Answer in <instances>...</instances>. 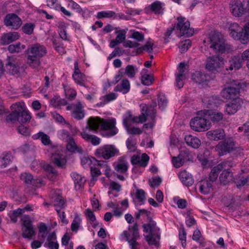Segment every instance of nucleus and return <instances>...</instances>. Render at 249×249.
<instances>
[{"label":"nucleus","mask_w":249,"mask_h":249,"mask_svg":"<svg viewBox=\"0 0 249 249\" xmlns=\"http://www.w3.org/2000/svg\"><path fill=\"white\" fill-rule=\"evenodd\" d=\"M12 112L6 117V121L16 124L18 122L25 124L29 122L31 119L30 112L26 108L23 103L17 102L11 106Z\"/></svg>","instance_id":"obj_1"},{"label":"nucleus","mask_w":249,"mask_h":249,"mask_svg":"<svg viewBox=\"0 0 249 249\" xmlns=\"http://www.w3.org/2000/svg\"><path fill=\"white\" fill-rule=\"evenodd\" d=\"M47 49L42 44L36 43L26 50L27 63L33 69L37 70L41 65L40 59L47 53Z\"/></svg>","instance_id":"obj_2"},{"label":"nucleus","mask_w":249,"mask_h":249,"mask_svg":"<svg viewBox=\"0 0 249 249\" xmlns=\"http://www.w3.org/2000/svg\"><path fill=\"white\" fill-rule=\"evenodd\" d=\"M210 48L216 53H223L228 49V45L222 35L218 32H214L210 36Z\"/></svg>","instance_id":"obj_3"},{"label":"nucleus","mask_w":249,"mask_h":249,"mask_svg":"<svg viewBox=\"0 0 249 249\" xmlns=\"http://www.w3.org/2000/svg\"><path fill=\"white\" fill-rule=\"evenodd\" d=\"M141 114L139 116L133 115L130 111H126L123 115V124L124 127L132 123H142L146 121V114H147V107L144 106L142 108Z\"/></svg>","instance_id":"obj_4"},{"label":"nucleus","mask_w":249,"mask_h":249,"mask_svg":"<svg viewBox=\"0 0 249 249\" xmlns=\"http://www.w3.org/2000/svg\"><path fill=\"white\" fill-rule=\"evenodd\" d=\"M119 155V150L113 144H106L100 146L95 151V155L105 160H108Z\"/></svg>","instance_id":"obj_5"},{"label":"nucleus","mask_w":249,"mask_h":249,"mask_svg":"<svg viewBox=\"0 0 249 249\" xmlns=\"http://www.w3.org/2000/svg\"><path fill=\"white\" fill-rule=\"evenodd\" d=\"M190 126L193 130L202 132L208 130L211 126V123L207 117L198 115V116L191 120Z\"/></svg>","instance_id":"obj_6"},{"label":"nucleus","mask_w":249,"mask_h":249,"mask_svg":"<svg viewBox=\"0 0 249 249\" xmlns=\"http://www.w3.org/2000/svg\"><path fill=\"white\" fill-rule=\"evenodd\" d=\"M235 148V142L232 138H227L220 142L215 146V150L219 156L230 153Z\"/></svg>","instance_id":"obj_7"},{"label":"nucleus","mask_w":249,"mask_h":249,"mask_svg":"<svg viewBox=\"0 0 249 249\" xmlns=\"http://www.w3.org/2000/svg\"><path fill=\"white\" fill-rule=\"evenodd\" d=\"M116 119L114 118L106 120L102 119L100 129L106 131L105 136L111 137L118 133V129L116 127Z\"/></svg>","instance_id":"obj_8"},{"label":"nucleus","mask_w":249,"mask_h":249,"mask_svg":"<svg viewBox=\"0 0 249 249\" xmlns=\"http://www.w3.org/2000/svg\"><path fill=\"white\" fill-rule=\"evenodd\" d=\"M139 236L138 225L137 223H135L132 226H129L128 231H124L121 234L122 239H125L128 242L129 245L132 243L137 244L138 242L137 240Z\"/></svg>","instance_id":"obj_9"},{"label":"nucleus","mask_w":249,"mask_h":249,"mask_svg":"<svg viewBox=\"0 0 249 249\" xmlns=\"http://www.w3.org/2000/svg\"><path fill=\"white\" fill-rule=\"evenodd\" d=\"M177 21L176 28L180 31L182 36L190 37L193 35L194 30L190 27V23L188 20L184 17H179L177 18Z\"/></svg>","instance_id":"obj_10"},{"label":"nucleus","mask_w":249,"mask_h":249,"mask_svg":"<svg viewBox=\"0 0 249 249\" xmlns=\"http://www.w3.org/2000/svg\"><path fill=\"white\" fill-rule=\"evenodd\" d=\"M224 59L218 55L209 56L207 58L206 64V68L213 72L217 71L218 70L223 66Z\"/></svg>","instance_id":"obj_11"},{"label":"nucleus","mask_w":249,"mask_h":249,"mask_svg":"<svg viewBox=\"0 0 249 249\" xmlns=\"http://www.w3.org/2000/svg\"><path fill=\"white\" fill-rule=\"evenodd\" d=\"M53 199V205L60 221L64 224H68L69 221L66 218L65 212L61 211V209L64 208L65 206V202L63 197L58 194L56 196H54Z\"/></svg>","instance_id":"obj_12"},{"label":"nucleus","mask_w":249,"mask_h":249,"mask_svg":"<svg viewBox=\"0 0 249 249\" xmlns=\"http://www.w3.org/2000/svg\"><path fill=\"white\" fill-rule=\"evenodd\" d=\"M239 84L235 85H230L225 88L221 92V96L226 99H240L238 95L240 93Z\"/></svg>","instance_id":"obj_13"},{"label":"nucleus","mask_w":249,"mask_h":249,"mask_svg":"<svg viewBox=\"0 0 249 249\" xmlns=\"http://www.w3.org/2000/svg\"><path fill=\"white\" fill-rule=\"evenodd\" d=\"M66 109L71 110L72 117L77 120H81L85 117L83 107L79 101H77L76 104L68 105L66 107Z\"/></svg>","instance_id":"obj_14"},{"label":"nucleus","mask_w":249,"mask_h":249,"mask_svg":"<svg viewBox=\"0 0 249 249\" xmlns=\"http://www.w3.org/2000/svg\"><path fill=\"white\" fill-rule=\"evenodd\" d=\"M4 23L6 26L10 27L12 29L18 30L22 25V21L16 14L11 13L6 15L4 19Z\"/></svg>","instance_id":"obj_15"},{"label":"nucleus","mask_w":249,"mask_h":249,"mask_svg":"<svg viewBox=\"0 0 249 249\" xmlns=\"http://www.w3.org/2000/svg\"><path fill=\"white\" fill-rule=\"evenodd\" d=\"M21 221L25 228L22 233V237L24 238L31 239L35 235V232L30 217L24 215L22 217Z\"/></svg>","instance_id":"obj_16"},{"label":"nucleus","mask_w":249,"mask_h":249,"mask_svg":"<svg viewBox=\"0 0 249 249\" xmlns=\"http://www.w3.org/2000/svg\"><path fill=\"white\" fill-rule=\"evenodd\" d=\"M191 158L192 156L189 150H182L178 156L173 157L172 163L176 168H179L185 161L189 160Z\"/></svg>","instance_id":"obj_17"},{"label":"nucleus","mask_w":249,"mask_h":249,"mask_svg":"<svg viewBox=\"0 0 249 249\" xmlns=\"http://www.w3.org/2000/svg\"><path fill=\"white\" fill-rule=\"evenodd\" d=\"M198 115L207 117L213 122H218L221 121L223 118V114L221 112L214 111L209 109H204L198 112Z\"/></svg>","instance_id":"obj_18"},{"label":"nucleus","mask_w":249,"mask_h":249,"mask_svg":"<svg viewBox=\"0 0 249 249\" xmlns=\"http://www.w3.org/2000/svg\"><path fill=\"white\" fill-rule=\"evenodd\" d=\"M230 9L232 14L238 17L241 16L245 11L243 4L240 0H231L230 3Z\"/></svg>","instance_id":"obj_19"},{"label":"nucleus","mask_w":249,"mask_h":249,"mask_svg":"<svg viewBox=\"0 0 249 249\" xmlns=\"http://www.w3.org/2000/svg\"><path fill=\"white\" fill-rule=\"evenodd\" d=\"M230 35L235 40H239L241 42V38L243 35V27L235 22L231 24L229 27Z\"/></svg>","instance_id":"obj_20"},{"label":"nucleus","mask_w":249,"mask_h":249,"mask_svg":"<svg viewBox=\"0 0 249 249\" xmlns=\"http://www.w3.org/2000/svg\"><path fill=\"white\" fill-rule=\"evenodd\" d=\"M20 37L18 33L16 32H9L3 34L0 38V44L2 45H7L10 43L18 40Z\"/></svg>","instance_id":"obj_21"},{"label":"nucleus","mask_w":249,"mask_h":249,"mask_svg":"<svg viewBox=\"0 0 249 249\" xmlns=\"http://www.w3.org/2000/svg\"><path fill=\"white\" fill-rule=\"evenodd\" d=\"M82 138L86 142H90L94 146L98 145L101 142V139L98 137L94 135L89 134L87 131V129H84L80 133Z\"/></svg>","instance_id":"obj_22"},{"label":"nucleus","mask_w":249,"mask_h":249,"mask_svg":"<svg viewBox=\"0 0 249 249\" xmlns=\"http://www.w3.org/2000/svg\"><path fill=\"white\" fill-rule=\"evenodd\" d=\"M241 103V99H235L227 103L225 106V112L228 115H232L237 112Z\"/></svg>","instance_id":"obj_23"},{"label":"nucleus","mask_w":249,"mask_h":249,"mask_svg":"<svg viewBox=\"0 0 249 249\" xmlns=\"http://www.w3.org/2000/svg\"><path fill=\"white\" fill-rule=\"evenodd\" d=\"M44 246L50 249H59V245L55 232H51L49 233L47 240L44 242Z\"/></svg>","instance_id":"obj_24"},{"label":"nucleus","mask_w":249,"mask_h":249,"mask_svg":"<svg viewBox=\"0 0 249 249\" xmlns=\"http://www.w3.org/2000/svg\"><path fill=\"white\" fill-rule=\"evenodd\" d=\"M102 118L98 117H90L89 119L87 125L85 129H87V131L91 130L97 132L101 126Z\"/></svg>","instance_id":"obj_25"},{"label":"nucleus","mask_w":249,"mask_h":249,"mask_svg":"<svg viewBox=\"0 0 249 249\" xmlns=\"http://www.w3.org/2000/svg\"><path fill=\"white\" fill-rule=\"evenodd\" d=\"M149 157L146 154H142L140 157L138 155H133L131 159V162L133 165H138L141 167H145L147 166Z\"/></svg>","instance_id":"obj_26"},{"label":"nucleus","mask_w":249,"mask_h":249,"mask_svg":"<svg viewBox=\"0 0 249 249\" xmlns=\"http://www.w3.org/2000/svg\"><path fill=\"white\" fill-rule=\"evenodd\" d=\"M13 160V156L10 151H4L0 155V168L7 167Z\"/></svg>","instance_id":"obj_27"},{"label":"nucleus","mask_w":249,"mask_h":249,"mask_svg":"<svg viewBox=\"0 0 249 249\" xmlns=\"http://www.w3.org/2000/svg\"><path fill=\"white\" fill-rule=\"evenodd\" d=\"M206 134L209 139L214 141L223 140L225 137V131L222 128L209 131Z\"/></svg>","instance_id":"obj_28"},{"label":"nucleus","mask_w":249,"mask_h":249,"mask_svg":"<svg viewBox=\"0 0 249 249\" xmlns=\"http://www.w3.org/2000/svg\"><path fill=\"white\" fill-rule=\"evenodd\" d=\"M213 183L206 178L201 180L197 184L199 191L204 195L209 194L212 189Z\"/></svg>","instance_id":"obj_29"},{"label":"nucleus","mask_w":249,"mask_h":249,"mask_svg":"<svg viewBox=\"0 0 249 249\" xmlns=\"http://www.w3.org/2000/svg\"><path fill=\"white\" fill-rule=\"evenodd\" d=\"M6 71L11 74H17L19 71V67L16 60L13 57H9L6 65Z\"/></svg>","instance_id":"obj_30"},{"label":"nucleus","mask_w":249,"mask_h":249,"mask_svg":"<svg viewBox=\"0 0 249 249\" xmlns=\"http://www.w3.org/2000/svg\"><path fill=\"white\" fill-rule=\"evenodd\" d=\"M178 177L183 184L186 186H191L194 182L192 175L185 170L180 172L178 174Z\"/></svg>","instance_id":"obj_31"},{"label":"nucleus","mask_w":249,"mask_h":249,"mask_svg":"<svg viewBox=\"0 0 249 249\" xmlns=\"http://www.w3.org/2000/svg\"><path fill=\"white\" fill-rule=\"evenodd\" d=\"M145 238L149 245H158L160 239V232L158 229V231L148 235L144 236Z\"/></svg>","instance_id":"obj_32"},{"label":"nucleus","mask_w":249,"mask_h":249,"mask_svg":"<svg viewBox=\"0 0 249 249\" xmlns=\"http://www.w3.org/2000/svg\"><path fill=\"white\" fill-rule=\"evenodd\" d=\"M51 159L58 167H64L67 162L65 157L58 153H53L51 157Z\"/></svg>","instance_id":"obj_33"},{"label":"nucleus","mask_w":249,"mask_h":249,"mask_svg":"<svg viewBox=\"0 0 249 249\" xmlns=\"http://www.w3.org/2000/svg\"><path fill=\"white\" fill-rule=\"evenodd\" d=\"M71 175L74 182L75 188L76 190H79L84 187L86 181L84 177L76 172L71 173Z\"/></svg>","instance_id":"obj_34"},{"label":"nucleus","mask_w":249,"mask_h":249,"mask_svg":"<svg viewBox=\"0 0 249 249\" xmlns=\"http://www.w3.org/2000/svg\"><path fill=\"white\" fill-rule=\"evenodd\" d=\"M130 89V82L127 79H124L120 84H118L114 89L115 91H119L123 94L128 93Z\"/></svg>","instance_id":"obj_35"},{"label":"nucleus","mask_w":249,"mask_h":249,"mask_svg":"<svg viewBox=\"0 0 249 249\" xmlns=\"http://www.w3.org/2000/svg\"><path fill=\"white\" fill-rule=\"evenodd\" d=\"M184 140L188 145L194 148H198L201 144L200 140L198 138L190 134L186 135Z\"/></svg>","instance_id":"obj_36"},{"label":"nucleus","mask_w":249,"mask_h":249,"mask_svg":"<svg viewBox=\"0 0 249 249\" xmlns=\"http://www.w3.org/2000/svg\"><path fill=\"white\" fill-rule=\"evenodd\" d=\"M156 110L154 108H147V114H146V120L147 118L150 119L151 122L149 123L144 124L143 127L144 128L148 129L149 128H152L155 124V117L156 115Z\"/></svg>","instance_id":"obj_37"},{"label":"nucleus","mask_w":249,"mask_h":249,"mask_svg":"<svg viewBox=\"0 0 249 249\" xmlns=\"http://www.w3.org/2000/svg\"><path fill=\"white\" fill-rule=\"evenodd\" d=\"M225 163L224 162L218 164L214 166L210 173L209 179L212 183H213L217 179L219 172L223 169Z\"/></svg>","instance_id":"obj_38"},{"label":"nucleus","mask_w":249,"mask_h":249,"mask_svg":"<svg viewBox=\"0 0 249 249\" xmlns=\"http://www.w3.org/2000/svg\"><path fill=\"white\" fill-rule=\"evenodd\" d=\"M164 4L156 0L148 6V8L155 14H160L163 13Z\"/></svg>","instance_id":"obj_39"},{"label":"nucleus","mask_w":249,"mask_h":249,"mask_svg":"<svg viewBox=\"0 0 249 249\" xmlns=\"http://www.w3.org/2000/svg\"><path fill=\"white\" fill-rule=\"evenodd\" d=\"M32 137L34 140L40 139L44 145H49L51 143L50 137L42 131H39L37 133L34 134Z\"/></svg>","instance_id":"obj_40"},{"label":"nucleus","mask_w":249,"mask_h":249,"mask_svg":"<svg viewBox=\"0 0 249 249\" xmlns=\"http://www.w3.org/2000/svg\"><path fill=\"white\" fill-rule=\"evenodd\" d=\"M48 228L46 224L40 223L38 226V238L42 241H45V239L47 240V236L49 235Z\"/></svg>","instance_id":"obj_41"},{"label":"nucleus","mask_w":249,"mask_h":249,"mask_svg":"<svg viewBox=\"0 0 249 249\" xmlns=\"http://www.w3.org/2000/svg\"><path fill=\"white\" fill-rule=\"evenodd\" d=\"M242 61L243 60L239 55L234 56L230 60V66L229 68H227V70L239 69L242 66Z\"/></svg>","instance_id":"obj_42"},{"label":"nucleus","mask_w":249,"mask_h":249,"mask_svg":"<svg viewBox=\"0 0 249 249\" xmlns=\"http://www.w3.org/2000/svg\"><path fill=\"white\" fill-rule=\"evenodd\" d=\"M128 167L127 162L123 158H120L118 162L114 165V168L116 171L120 173L125 172Z\"/></svg>","instance_id":"obj_43"},{"label":"nucleus","mask_w":249,"mask_h":249,"mask_svg":"<svg viewBox=\"0 0 249 249\" xmlns=\"http://www.w3.org/2000/svg\"><path fill=\"white\" fill-rule=\"evenodd\" d=\"M67 142L66 148L69 151L71 152H77L79 153L82 152V148L77 145L72 137L69 139Z\"/></svg>","instance_id":"obj_44"},{"label":"nucleus","mask_w":249,"mask_h":249,"mask_svg":"<svg viewBox=\"0 0 249 249\" xmlns=\"http://www.w3.org/2000/svg\"><path fill=\"white\" fill-rule=\"evenodd\" d=\"M63 87L66 97L71 101L73 100L77 95L76 91L68 85L63 84Z\"/></svg>","instance_id":"obj_45"},{"label":"nucleus","mask_w":249,"mask_h":249,"mask_svg":"<svg viewBox=\"0 0 249 249\" xmlns=\"http://www.w3.org/2000/svg\"><path fill=\"white\" fill-rule=\"evenodd\" d=\"M232 178V173L230 169L224 170L220 174L219 180L221 183L226 184Z\"/></svg>","instance_id":"obj_46"},{"label":"nucleus","mask_w":249,"mask_h":249,"mask_svg":"<svg viewBox=\"0 0 249 249\" xmlns=\"http://www.w3.org/2000/svg\"><path fill=\"white\" fill-rule=\"evenodd\" d=\"M154 49V42L152 39L149 38L145 44L142 47H139L137 49L138 53H141L143 51H146L149 53H152Z\"/></svg>","instance_id":"obj_47"},{"label":"nucleus","mask_w":249,"mask_h":249,"mask_svg":"<svg viewBox=\"0 0 249 249\" xmlns=\"http://www.w3.org/2000/svg\"><path fill=\"white\" fill-rule=\"evenodd\" d=\"M86 217L90 221L93 228H95L98 223L96 221V217L93 212L89 209H87L85 211Z\"/></svg>","instance_id":"obj_48"},{"label":"nucleus","mask_w":249,"mask_h":249,"mask_svg":"<svg viewBox=\"0 0 249 249\" xmlns=\"http://www.w3.org/2000/svg\"><path fill=\"white\" fill-rule=\"evenodd\" d=\"M111 18H115L116 13L110 10L98 12L96 15V18L98 19Z\"/></svg>","instance_id":"obj_49"},{"label":"nucleus","mask_w":249,"mask_h":249,"mask_svg":"<svg viewBox=\"0 0 249 249\" xmlns=\"http://www.w3.org/2000/svg\"><path fill=\"white\" fill-rule=\"evenodd\" d=\"M36 27V24L34 23H26L22 27L21 30L22 32L27 35H32Z\"/></svg>","instance_id":"obj_50"},{"label":"nucleus","mask_w":249,"mask_h":249,"mask_svg":"<svg viewBox=\"0 0 249 249\" xmlns=\"http://www.w3.org/2000/svg\"><path fill=\"white\" fill-rule=\"evenodd\" d=\"M203 102L207 107H210L213 105L216 106L219 103V99L216 96H212L204 98Z\"/></svg>","instance_id":"obj_51"},{"label":"nucleus","mask_w":249,"mask_h":249,"mask_svg":"<svg viewBox=\"0 0 249 249\" xmlns=\"http://www.w3.org/2000/svg\"><path fill=\"white\" fill-rule=\"evenodd\" d=\"M94 162H96V160L95 158L90 157H83L81 159V164L84 168H90L91 166L93 165Z\"/></svg>","instance_id":"obj_52"},{"label":"nucleus","mask_w":249,"mask_h":249,"mask_svg":"<svg viewBox=\"0 0 249 249\" xmlns=\"http://www.w3.org/2000/svg\"><path fill=\"white\" fill-rule=\"evenodd\" d=\"M192 79L196 83H201L206 80V76L199 71H196L192 75Z\"/></svg>","instance_id":"obj_53"},{"label":"nucleus","mask_w":249,"mask_h":249,"mask_svg":"<svg viewBox=\"0 0 249 249\" xmlns=\"http://www.w3.org/2000/svg\"><path fill=\"white\" fill-rule=\"evenodd\" d=\"M249 42V22H247L243 26V35L241 38L242 44H247Z\"/></svg>","instance_id":"obj_54"},{"label":"nucleus","mask_w":249,"mask_h":249,"mask_svg":"<svg viewBox=\"0 0 249 249\" xmlns=\"http://www.w3.org/2000/svg\"><path fill=\"white\" fill-rule=\"evenodd\" d=\"M135 196L138 201L141 204H143L146 199V193L142 189H137L136 190Z\"/></svg>","instance_id":"obj_55"},{"label":"nucleus","mask_w":249,"mask_h":249,"mask_svg":"<svg viewBox=\"0 0 249 249\" xmlns=\"http://www.w3.org/2000/svg\"><path fill=\"white\" fill-rule=\"evenodd\" d=\"M57 135L58 138L62 141L67 142L72 137L71 136L69 132L65 129H61L58 131Z\"/></svg>","instance_id":"obj_56"},{"label":"nucleus","mask_w":249,"mask_h":249,"mask_svg":"<svg viewBox=\"0 0 249 249\" xmlns=\"http://www.w3.org/2000/svg\"><path fill=\"white\" fill-rule=\"evenodd\" d=\"M82 222V219L78 215H76L71 224V230L72 231L77 232Z\"/></svg>","instance_id":"obj_57"},{"label":"nucleus","mask_w":249,"mask_h":249,"mask_svg":"<svg viewBox=\"0 0 249 249\" xmlns=\"http://www.w3.org/2000/svg\"><path fill=\"white\" fill-rule=\"evenodd\" d=\"M191 41L189 39L181 41L179 46L180 53H183L186 52L191 46Z\"/></svg>","instance_id":"obj_58"},{"label":"nucleus","mask_w":249,"mask_h":249,"mask_svg":"<svg viewBox=\"0 0 249 249\" xmlns=\"http://www.w3.org/2000/svg\"><path fill=\"white\" fill-rule=\"evenodd\" d=\"M136 71L137 69L133 65H128L124 70V74H125L129 78H132L135 77Z\"/></svg>","instance_id":"obj_59"},{"label":"nucleus","mask_w":249,"mask_h":249,"mask_svg":"<svg viewBox=\"0 0 249 249\" xmlns=\"http://www.w3.org/2000/svg\"><path fill=\"white\" fill-rule=\"evenodd\" d=\"M117 97V94L114 92L109 93L103 97L104 103H102V102H101L100 103V104L101 105L102 104L105 105L106 104H107L108 102L115 100ZM98 104H99V103H98Z\"/></svg>","instance_id":"obj_60"},{"label":"nucleus","mask_w":249,"mask_h":249,"mask_svg":"<svg viewBox=\"0 0 249 249\" xmlns=\"http://www.w3.org/2000/svg\"><path fill=\"white\" fill-rule=\"evenodd\" d=\"M44 168L49 173V176L50 175H52V177L50 178L51 180H53L55 179L57 176V171L55 168L50 164L45 165Z\"/></svg>","instance_id":"obj_61"},{"label":"nucleus","mask_w":249,"mask_h":249,"mask_svg":"<svg viewBox=\"0 0 249 249\" xmlns=\"http://www.w3.org/2000/svg\"><path fill=\"white\" fill-rule=\"evenodd\" d=\"M126 144L128 150L131 152H134L136 149V141L134 138L130 137L126 141Z\"/></svg>","instance_id":"obj_62"},{"label":"nucleus","mask_w":249,"mask_h":249,"mask_svg":"<svg viewBox=\"0 0 249 249\" xmlns=\"http://www.w3.org/2000/svg\"><path fill=\"white\" fill-rule=\"evenodd\" d=\"M21 179L26 184H32L34 180L33 176L28 173H24L21 175Z\"/></svg>","instance_id":"obj_63"},{"label":"nucleus","mask_w":249,"mask_h":249,"mask_svg":"<svg viewBox=\"0 0 249 249\" xmlns=\"http://www.w3.org/2000/svg\"><path fill=\"white\" fill-rule=\"evenodd\" d=\"M154 81V78L151 75L144 74L142 76L141 82L145 86L151 85Z\"/></svg>","instance_id":"obj_64"}]
</instances>
